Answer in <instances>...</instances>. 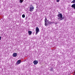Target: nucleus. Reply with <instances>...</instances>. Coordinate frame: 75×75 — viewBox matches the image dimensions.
Returning <instances> with one entry per match:
<instances>
[{"label":"nucleus","instance_id":"f257e3e1","mask_svg":"<svg viewBox=\"0 0 75 75\" xmlns=\"http://www.w3.org/2000/svg\"><path fill=\"white\" fill-rule=\"evenodd\" d=\"M45 26H47L48 24H51L52 23V22H50L48 20H47L46 18H45Z\"/></svg>","mask_w":75,"mask_h":75},{"label":"nucleus","instance_id":"f03ea898","mask_svg":"<svg viewBox=\"0 0 75 75\" xmlns=\"http://www.w3.org/2000/svg\"><path fill=\"white\" fill-rule=\"evenodd\" d=\"M58 19L59 20L61 21V20H62L64 19V18L62 17V14L60 13H59L57 15Z\"/></svg>","mask_w":75,"mask_h":75},{"label":"nucleus","instance_id":"7ed1b4c3","mask_svg":"<svg viewBox=\"0 0 75 75\" xmlns=\"http://www.w3.org/2000/svg\"><path fill=\"white\" fill-rule=\"evenodd\" d=\"M34 10V7L31 4L29 7V10L31 12V11H33Z\"/></svg>","mask_w":75,"mask_h":75},{"label":"nucleus","instance_id":"20e7f679","mask_svg":"<svg viewBox=\"0 0 75 75\" xmlns=\"http://www.w3.org/2000/svg\"><path fill=\"white\" fill-rule=\"evenodd\" d=\"M40 31V29L38 27H36L35 28V31H36V33L35 35H37V34L38 33V32Z\"/></svg>","mask_w":75,"mask_h":75},{"label":"nucleus","instance_id":"39448f33","mask_svg":"<svg viewBox=\"0 0 75 75\" xmlns=\"http://www.w3.org/2000/svg\"><path fill=\"white\" fill-rule=\"evenodd\" d=\"M38 63V62L37 60H35L33 62V64H34V65H37Z\"/></svg>","mask_w":75,"mask_h":75},{"label":"nucleus","instance_id":"423d86ee","mask_svg":"<svg viewBox=\"0 0 75 75\" xmlns=\"http://www.w3.org/2000/svg\"><path fill=\"white\" fill-rule=\"evenodd\" d=\"M21 60H19L17 61V62H16V64H17V65L18 64H20V63H21Z\"/></svg>","mask_w":75,"mask_h":75},{"label":"nucleus","instance_id":"0eeeda50","mask_svg":"<svg viewBox=\"0 0 75 75\" xmlns=\"http://www.w3.org/2000/svg\"><path fill=\"white\" fill-rule=\"evenodd\" d=\"M17 53H13V57H17Z\"/></svg>","mask_w":75,"mask_h":75},{"label":"nucleus","instance_id":"6e6552de","mask_svg":"<svg viewBox=\"0 0 75 75\" xmlns=\"http://www.w3.org/2000/svg\"><path fill=\"white\" fill-rule=\"evenodd\" d=\"M28 33L29 34V35H31V34H32V32L31 31L29 30L28 31Z\"/></svg>","mask_w":75,"mask_h":75},{"label":"nucleus","instance_id":"1a4fd4ad","mask_svg":"<svg viewBox=\"0 0 75 75\" xmlns=\"http://www.w3.org/2000/svg\"><path fill=\"white\" fill-rule=\"evenodd\" d=\"M71 7L72 8H74V9H75V4H73L71 6Z\"/></svg>","mask_w":75,"mask_h":75},{"label":"nucleus","instance_id":"9d476101","mask_svg":"<svg viewBox=\"0 0 75 75\" xmlns=\"http://www.w3.org/2000/svg\"><path fill=\"white\" fill-rule=\"evenodd\" d=\"M19 1H20V3H23V0H19Z\"/></svg>","mask_w":75,"mask_h":75},{"label":"nucleus","instance_id":"9b49d317","mask_svg":"<svg viewBox=\"0 0 75 75\" xmlns=\"http://www.w3.org/2000/svg\"><path fill=\"white\" fill-rule=\"evenodd\" d=\"M72 3H75V0H73L72 2Z\"/></svg>","mask_w":75,"mask_h":75},{"label":"nucleus","instance_id":"f8f14e48","mask_svg":"<svg viewBox=\"0 0 75 75\" xmlns=\"http://www.w3.org/2000/svg\"><path fill=\"white\" fill-rule=\"evenodd\" d=\"M22 17H23V18H25V15H22Z\"/></svg>","mask_w":75,"mask_h":75},{"label":"nucleus","instance_id":"ddd939ff","mask_svg":"<svg viewBox=\"0 0 75 75\" xmlns=\"http://www.w3.org/2000/svg\"><path fill=\"white\" fill-rule=\"evenodd\" d=\"M52 70H53V69L52 68H51L50 69V71H52Z\"/></svg>","mask_w":75,"mask_h":75},{"label":"nucleus","instance_id":"4468645a","mask_svg":"<svg viewBox=\"0 0 75 75\" xmlns=\"http://www.w3.org/2000/svg\"><path fill=\"white\" fill-rule=\"evenodd\" d=\"M59 0H57V2H59Z\"/></svg>","mask_w":75,"mask_h":75},{"label":"nucleus","instance_id":"2eb2a0df","mask_svg":"<svg viewBox=\"0 0 75 75\" xmlns=\"http://www.w3.org/2000/svg\"><path fill=\"white\" fill-rule=\"evenodd\" d=\"M1 37L0 36V40H1Z\"/></svg>","mask_w":75,"mask_h":75},{"label":"nucleus","instance_id":"dca6fc26","mask_svg":"<svg viewBox=\"0 0 75 75\" xmlns=\"http://www.w3.org/2000/svg\"><path fill=\"white\" fill-rule=\"evenodd\" d=\"M74 73L75 75V70H74Z\"/></svg>","mask_w":75,"mask_h":75}]
</instances>
